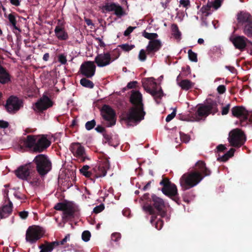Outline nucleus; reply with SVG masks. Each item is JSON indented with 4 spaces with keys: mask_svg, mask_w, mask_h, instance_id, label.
I'll list each match as a JSON object with an SVG mask.
<instances>
[{
    "mask_svg": "<svg viewBox=\"0 0 252 252\" xmlns=\"http://www.w3.org/2000/svg\"><path fill=\"white\" fill-rule=\"evenodd\" d=\"M211 170L202 160L198 161L194 169L184 174L180 179V185L183 190L189 189L198 185L205 176H210Z\"/></svg>",
    "mask_w": 252,
    "mask_h": 252,
    "instance_id": "obj_1",
    "label": "nucleus"
},
{
    "mask_svg": "<svg viewBox=\"0 0 252 252\" xmlns=\"http://www.w3.org/2000/svg\"><path fill=\"white\" fill-rule=\"evenodd\" d=\"M130 102L133 105L127 112L122 114V120L125 121L127 125L131 126V123L135 124L144 119L145 112L144 111V105L142 103V96L138 92H133L130 97Z\"/></svg>",
    "mask_w": 252,
    "mask_h": 252,
    "instance_id": "obj_2",
    "label": "nucleus"
},
{
    "mask_svg": "<svg viewBox=\"0 0 252 252\" xmlns=\"http://www.w3.org/2000/svg\"><path fill=\"white\" fill-rule=\"evenodd\" d=\"M51 142L47 138V135H29L24 141V146L32 149L34 153H41L45 151L50 145Z\"/></svg>",
    "mask_w": 252,
    "mask_h": 252,
    "instance_id": "obj_3",
    "label": "nucleus"
},
{
    "mask_svg": "<svg viewBox=\"0 0 252 252\" xmlns=\"http://www.w3.org/2000/svg\"><path fill=\"white\" fill-rule=\"evenodd\" d=\"M143 208L146 213L151 215L158 214L163 218L166 214V206L164 201L155 194L152 195L150 204H145Z\"/></svg>",
    "mask_w": 252,
    "mask_h": 252,
    "instance_id": "obj_4",
    "label": "nucleus"
},
{
    "mask_svg": "<svg viewBox=\"0 0 252 252\" xmlns=\"http://www.w3.org/2000/svg\"><path fill=\"white\" fill-rule=\"evenodd\" d=\"M36 170L41 178L44 177L52 169V163L47 156L39 154L33 160Z\"/></svg>",
    "mask_w": 252,
    "mask_h": 252,
    "instance_id": "obj_5",
    "label": "nucleus"
},
{
    "mask_svg": "<svg viewBox=\"0 0 252 252\" xmlns=\"http://www.w3.org/2000/svg\"><path fill=\"white\" fill-rule=\"evenodd\" d=\"M143 86L147 93L150 94L154 98L156 103H160V100L164 95V93L161 87L158 88L155 79L153 77L148 78L143 83Z\"/></svg>",
    "mask_w": 252,
    "mask_h": 252,
    "instance_id": "obj_6",
    "label": "nucleus"
},
{
    "mask_svg": "<svg viewBox=\"0 0 252 252\" xmlns=\"http://www.w3.org/2000/svg\"><path fill=\"white\" fill-rule=\"evenodd\" d=\"M238 28L243 26L244 33L248 37H252V17L248 13L240 12L237 15Z\"/></svg>",
    "mask_w": 252,
    "mask_h": 252,
    "instance_id": "obj_7",
    "label": "nucleus"
},
{
    "mask_svg": "<svg viewBox=\"0 0 252 252\" xmlns=\"http://www.w3.org/2000/svg\"><path fill=\"white\" fill-rule=\"evenodd\" d=\"M100 115L103 119V124L106 127H112L116 123V114L115 110L109 105L104 104L100 109Z\"/></svg>",
    "mask_w": 252,
    "mask_h": 252,
    "instance_id": "obj_8",
    "label": "nucleus"
},
{
    "mask_svg": "<svg viewBox=\"0 0 252 252\" xmlns=\"http://www.w3.org/2000/svg\"><path fill=\"white\" fill-rule=\"evenodd\" d=\"M57 211H63V220L67 221L69 219L74 217L75 213L77 211V206L71 202H59L54 207Z\"/></svg>",
    "mask_w": 252,
    "mask_h": 252,
    "instance_id": "obj_9",
    "label": "nucleus"
},
{
    "mask_svg": "<svg viewBox=\"0 0 252 252\" xmlns=\"http://www.w3.org/2000/svg\"><path fill=\"white\" fill-rule=\"evenodd\" d=\"M160 185L163 187L161 189L162 193L178 203L179 198L177 186L167 178H163L160 182Z\"/></svg>",
    "mask_w": 252,
    "mask_h": 252,
    "instance_id": "obj_10",
    "label": "nucleus"
},
{
    "mask_svg": "<svg viewBox=\"0 0 252 252\" xmlns=\"http://www.w3.org/2000/svg\"><path fill=\"white\" fill-rule=\"evenodd\" d=\"M228 140L231 146L239 148L245 143L246 136L241 129L237 128L229 132Z\"/></svg>",
    "mask_w": 252,
    "mask_h": 252,
    "instance_id": "obj_11",
    "label": "nucleus"
},
{
    "mask_svg": "<svg viewBox=\"0 0 252 252\" xmlns=\"http://www.w3.org/2000/svg\"><path fill=\"white\" fill-rule=\"evenodd\" d=\"M218 104L215 101L208 102L207 104H202L198 107L195 113L198 120L206 118L211 114H215L218 112Z\"/></svg>",
    "mask_w": 252,
    "mask_h": 252,
    "instance_id": "obj_12",
    "label": "nucleus"
},
{
    "mask_svg": "<svg viewBox=\"0 0 252 252\" xmlns=\"http://www.w3.org/2000/svg\"><path fill=\"white\" fill-rule=\"evenodd\" d=\"M44 234L43 229L37 225L30 226L26 233V241L30 244H35Z\"/></svg>",
    "mask_w": 252,
    "mask_h": 252,
    "instance_id": "obj_13",
    "label": "nucleus"
},
{
    "mask_svg": "<svg viewBox=\"0 0 252 252\" xmlns=\"http://www.w3.org/2000/svg\"><path fill=\"white\" fill-rule=\"evenodd\" d=\"M23 107V101L15 95H10L6 100L4 107L10 114L17 113Z\"/></svg>",
    "mask_w": 252,
    "mask_h": 252,
    "instance_id": "obj_14",
    "label": "nucleus"
},
{
    "mask_svg": "<svg viewBox=\"0 0 252 252\" xmlns=\"http://www.w3.org/2000/svg\"><path fill=\"white\" fill-rule=\"evenodd\" d=\"M109 158L106 156L102 158L99 162L93 168L94 178H98L104 177L107 171L110 168V163L108 160Z\"/></svg>",
    "mask_w": 252,
    "mask_h": 252,
    "instance_id": "obj_15",
    "label": "nucleus"
},
{
    "mask_svg": "<svg viewBox=\"0 0 252 252\" xmlns=\"http://www.w3.org/2000/svg\"><path fill=\"white\" fill-rule=\"evenodd\" d=\"M69 150L80 162L90 159L86 153L85 148L79 143L71 144Z\"/></svg>",
    "mask_w": 252,
    "mask_h": 252,
    "instance_id": "obj_16",
    "label": "nucleus"
},
{
    "mask_svg": "<svg viewBox=\"0 0 252 252\" xmlns=\"http://www.w3.org/2000/svg\"><path fill=\"white\" fill-rule=\"evenodd\" d=\"M32 162L20 166L15 171V174L20 179L27 180L31 174L34 171Z\"/></svg>",
    "mask_w": 252,
    "mask_h": 252,
    "instance_id": "obj_17",
    "label": "nucleus"
},
{
    "mask_svg": "<svg viewBox=\"0 0 252 252\" xmlns=\"http://www.w3.org/2000/svg\"><path fill=\"white\" fill-rule=\"evenodd\" d=\"M96 66L92 61L84 62L80 67V73L88 78H91L95 72Z\"/></svg>",
    "mask_w": 252,
    "mask_h": 252,
    "instance_id": "obj_18",
    "label": "nucleus"
},
{
    "mask_svg": "<svg viewBox=\"0 0 252 252\" xmlns=\"http://www.w3.org/2000/svg\"><path fill=\"white\" fill-rule=\"evenodd\" d=\"M230 41L232 43L235 48L241 51H243L247 47V44L250 40L244 36L237 35L231 36L229 38Z\"/></svg>",
    "mask_w": 252,
    "mask_h": 252,
    "instance_id": "obj_19",
    "label": "nucleus"
},
{
    "mask_svg": "<svg viewBox=\"0 0 252 252\" xmlns=\"http://www.w3.org/2000/svg\"><path fill=\"white\" fill-rule=\"evenodd\" d=\"M53 102L46 95L44 94L35 103V107L41 112L53 106Z\"/></svg>",
    "mask_w": 252,
    "mask_h": 252,
    "instance_id": "obj_20",
    "label": "nucleus"
},
{
    "mask_svg": "<svg viewBox=\"0 0 252 252\" xmlns=\"http://www.w3.org/2000/svg\"><path fill=\"white\" fill-rule=\"evenodd\" d=\"M94 62L98 67H103L109 65L112 60L109 52L98 54L95 58Z\"/></svg>",
    "mask_w": 252,
    "mask_h": 252,
    "instance_id": "obj_21",
    "label": "nucleus"
},
{
    "mask_svg": "<svg viewBox=\"0 0 252 252\" xmlns=\"http://www.w3.org/2000/svg\"><path fill=\"white\" fill-rule=\"evenodd\" d=\"M161 47L162 43L158 39L149 41L148 45L146 46L147 54L152 57L156 52L160 49Z\"/></svg>",
    "mask_w": 252,
    "mask_h": 252,
    "instance_id": "obj_22",
    "label": "nucleus"
},
{
    "mask_svg": "<svg viewBox=\"0 0 252 252\" xmlns=\"http://www.w3.org/2000/svg\"><path fill=\"white\" fill-rule=\"evenodd\" d=\"M59 246L57 242H48L45 241L44 243L41 244L38 246V248L40 250L39 252H51L55 248Z\"/></svg>",
    "mask_w": 252,
    "mask_h": 252,
    "instance_id": "obj_23",
    "label": "nucleus"
},
{
    "mask_svg": "<svg viewBox=\"0 0 252 252\" xmlns=\"http://www.w3.org/2000/svg\"><path fill=\"white\" fill-rule=\"evenodd\" d=\"M13 204L11 201L9 200L8 204L3 205L0 209V220L9 216L12 212Z\"/></svg>",
    "mask_w": 252,
    "mask_h": 252,
    "instance_id": "obj_24",
    "label": "nucleus"
},
{
    "mask_svg": "<svg viewBox=\"0 0 252 252\" xmlns=\"http://www.w3.org/2000/svg\"><path fill=\"white\" fill-rule=\"evenodd\" d=\"M11 81V76L5 68L0 65V83L6 84Z\"/></svg>",
    "mask_w": 252,
    "mask_h": 252,
    "instance_id": "obj_25",
    "label": "nucleus"
},
{
    "mask_svg": "<svg viewBox=\"0 0 252 252\" xmlns=\"http://www.w3.org/2000/svg\"><path fill=\"white\" fill-rule=\"evenodd\" d=\"M231 111L233 116L239 118L248 114V111L243 106H235L232 108Z\"/></svg>",
    "mask_w": 252,
    "mask_h": 252,
    "instance_id": "obj_26",
    "label": "nucleus"
},
{
    "mask_svg": "<svg viewBox=\"0 0 252 252\" xmlns=\"http://www.w3.org/2000/svg\"><path fill=\"white\" fill-rule=\"evenodd\" d=\"M54 32L56 36L60 40H66L68 38V34L65 32L63 27L57 26L56 27Z\"/></svg>",
    "mask_w": 252,
    "mask_h": 252,
    "instance_id": "obj_27",
    "label": "nucleus"
},
{
    "mask_svg": "<svg viewBox=\"0 0 252 252\" xmlns=\"http://www.w3.org/2000/svg\"><path fill=\"white\" fill-rule=\"evenodd\" d=\"M90 166L86 165H84L80 169V173L87 178H90L94 182L95 178H94V174H93V169L91 170H89Z\"/></svg>",
    "mask_w": 252,
    "mask_h": 252,
    "instance_id": "obj_28",
    "label": "nucleus"
},
{
    "mask_svg": "<svg viewBox=\"0 0 252 252\" xmlns=\"http://www.w3.org/2000/svg\"><path fill=\"white\" fill-rule=\"evenodd\" d=\"M178 85L182 89L187 91L192 88L193 87L194 83L189 80L184 79L179 82Z\"/></svg>",
    "mask_w": 252,
    "mask_h": 252,
    "instance_id": "obj_29",
    "label": "nucleus"
},
{
    "mask_svg": "<svg viewBox=\"0 0 252 252\" xmlns=\"http://www.w3.org/2000/svg\"><path fill=\"white\" fill-rule=\"evenodd\" d=\"M156 215H152L151 219L150 220L151 223L153 225H154L155 228H157L158 230H160L163 226V221L160 219H158L157 220H156Z\"/></svg>",
    "mask_w": 252,
    "mask_h": 252,
    "instance_id": "obj_30",
    "label": "nucleus"
},
{
    "mask_svg": "<svg viewBox=\"0 0 252 252\" xmlns=\"http://www.w3.org/2000/svg\"><path fill=\"white\" fill-rule=\"evenodd\" d=\"M88 78H83L80 81V84L86 88L92 89L94 87V83L91 80L87 79Z\"/></svg>",
    "mask_w": 252,
    "mask_h": 252,
    "instance_id": "obj_31",
    "label": "nucleus"
},
{
    "mask_svg": "<svg viewBox=\"0 0 252 252\" xmlns=\"http://www.w3.org/2000/svg\"><path fill=\"white\" fill-rule=\"evenodd\" d=\"M8 19L10 23V26L12 28V30H18V28H19L18 26H16L17 21L16 19V17L13 13H10L8 16Z\"/></svg>",
    "mask_w": 252,
    "mask_h": 252,
    "instance_id": "obj_32",
    "label": "nucleus"
},
{
    "mask_svg": "<svg viewBox=\"0 0 252 252\" xmlns=\"http://www.w3.org/2000/svg\"><path fill=\"white\" fill-rule=\"evenodd\" d=\"M142 35L146 38L149 39L150 41L154 40H158L157 38L158 37V35L157 33H149L144 31Z\"/></svg>",
    "mask_w": 252,
    "mask_h": 252,
    "instance_id": "obj_33",
    "label": "nucleus"
},
{
    "mask_svg": "<svg viewBox=\"0 0 252 252\" xmlns=\"http://www.w3.org/2000/svg\"><path fill=\"white\" fill-rule=\"evenodd\" d=\"M117 4L115 3L112 2L111 3H106L103 6V9L107 12L110 11H114V10L116 8L117 6Z\"/></svg>",
    "mask_w": 252,
    "mask_h": 252,
    "instance_id": "obj_34",
    "label": "nucleus"
},
{
    "mask_svg": "<svg viewBox=\"0 0 252 252\" xmlns=\"http://www.w3.org/2000/svg\"><path fill=\"white\" fill-rule=\"evenodd\" d=\"M172 30L173 32V35L176 39H180L181 33L179 31L178 27L177 25L173 24L172 26Z\"/></svg>",
    "mask_w": 252,
    "mask_h": 252,
    "instance_id": "obj_35",
    "label": "nucleus"
},
{
    "mask_svg": "<svg viewBox=\"0 0 252 252\" xmlns=\"http://www.w3.org/2000/svg\"><path fill=\"white\" fill-rule=\"evenodd\" d=\"M188 56L189 60L191 62L196 63L198 61L197 55L193 52L191 49L188 51Z\"/></svg>",
    "mask_w": 252,
    "mask_h": 252,
    "instance_id": "obj_36",
    "label": "nucleus"
},
{
    "mask_svg": "<svg viewBox=\"0 0 252 252\" xmlns=\"http://www.w3.org/2000/svg\"><path fill=\"white\" fill-rule=\"evenodd\" d=\"M147 55L148 54L146 50H140L138 57L139 60L141 62H145L147 59Z\"/></svg>",
    "mask_w": 252,
    "mask_h": 252,
    "instance_id": "obj_37",
    "label": "nucleus"
},
{
    "mask_svg": "<svg viewBox=\"0 0 252 252\" xmlns=\"http://www.w3.org/2000/svg\"><path fill=\"white\" fill-rule=\"evenodd\" d=\"M115 14L118 17H120L125 14V11L122 7L119 4H117L115 9L114 10Z\"/></svg>",
    "mask_w": 252,
    "mask_h": 252,
    "instance_id": "obj_38",
    "label": "nucleus"
},
{
    "mask_svg": "<svg viewBox=\"0 0 252 252\" xmlns=\"http://www.w3.org/2000/svg\"><path fill=\"white\" fill-rule=\"evenodd\" d=\"M96 122L94 120L87 122L85 124V128L88 130L92 129L95 126Z\"/></svg>",
    "mask_w": 252,
    "mask_h": 252,
    "instance_id": "obj_39",
    "label": "nucleus"
},
{
    "mask_svg": "<svg viewBox=\"0 0 252 252\" xmlns=\"http://www.w3.org/2000/svg\"><path fill=\"white\" fill-rule=\"evenodd\" d=\"M121 48L126 52H128L135 47L134 45H129L128 44H124L120 45Z\"/></svg>",
    "mask_w": 252,
    "mask_h": 252,
    "instance_id": "obj_40",
    "label": "nucleus"
},
{
    "mask_svg": "<svg viewBox=\"0 0 252 252\" xmlns=\"http://www.w3.org/2000/svg\"><path fill=\"white\" fill-rule=\"evenodd\" d=\"M91 233L88 230L83 232L82 234V239L85 242H88L90 240L91 237Z\"/></svg>",
    "mask_w": 252,
    "mask_h": 252,
    "instance_id": "obj_41",
    "label": "nucleus"
},
{
    "mask_svg": "<svg viewBox=\"0 0 252 252\" xmlns=\"http://www.w3.org/2000/svg\"><path fill=\"white\" fill-rule=\"evenodd\" d=\"M240 124L241 126H246L248 124V114L240 118Z\"/></svg>",
    "mask_w": 252,
    "mask_h": 252,
    "instance_id": "obj_42",
    "label": "nucleus"
},
{
    "mask_svg": "<svg viewBox=\"0 0 252 252\" xmlns=\"http://www.w3.org/2000/svg\"><path fill=\"white\" fill-rule=\"evenodd\" d=\"M119 51L117 49H114L110 54L112 62L118 58L120 56Z\"/></svg>",
    "mask_w": 252,
    "mask_h": 252,
    "instance_id": "obj_43",
    "label": "nucleus"
},
{
    "mask_svg": "<svg viewBox=\"0 0 252 252\" xmlns=\"http://www.w3.org/2000/svg\"><path fill=\"white\" fill-rule=\"evenodd\" d=\"M212 5L210 2H208L206 6H203L202 8V11L203 13H206V15L208 16L209 14V11L210 10L211 8L212 7Z\"/></svg>",
    "mask_w": 252,
    "mask_h": 252,
    "instance_id": "obj_44",
    "label": "nucleus"
},
{
    "mask_svg": "<svg viewBox=\"0 0 252 252\" xmlns=\"http://www.w3.org/2000/svg\"><path fill=\"white\" fill-rule=\"evenodd\" d=\"M58 61L62 64H65L67 63V60H66V57L65 55H64L63 54H60L58 56Z\"/></svg>",
    "mask_w": 252,
    "mask_h": 252,
    "instance_id": "obj_45",
    "label": "nucleus"
},
{
    "mask_svg": "<svg viewBox=\"0 0 252 252\" xmlns=\"http://www.w3.org/2000/svg\"><path fill=\"white\" fill-rule=\"evenodd\" d=\"M180 137L182 141L186 143L189 142L190 140L189 135L183 133H180Z\"/></svg>",
    "mask_w": 252,
    "mask_h": 252,
    "instance_id": "obj_46",
    "label": "nucleus"
},
{
    "mask_svg": "<svg viewBox=\"0 0 252 252\" xmlns=\"http://www.w3.org/2000/svg\"><path fill=\"white\" fill-rule=\"evenodd\" d=\"M104 209V206L103 204H101L99 205L96 206L94 208L93 212L95 214H98L101 211H102Z\"/></svg>",
    "mask_w": 252,
    "mask_h": 252,
    "instance_id": "obj_47",
    "label": "nucleus"
},
{
    "mask_svg": "<svg viewBox=\"0 0 252 252\" xmlns=\"http://www.w3.org/2000/svg\"><path fill=\"white\" fill-rule=\"evenodd\" d=\"M12 31L15 33L17 40L21 41L22 39V36L21 35V30L20 28H18V30L13 29Z\"/></svg>",
    "mask_w": 252,
    "mask_h": 252,
    "instance_id": "obj_48",
    "label": "nucleus"
},
{
    "mask_svg": "<svg viewBox=\"0 0 252 252\" xmlns=\"http://www.w3.org/2000/svg\"><path fill=\"white\" fill-rule=\"evenodd\" d=\"M210 3L212 7L215 9H217L221 6V2L220 0H215L214 2H210Z\"/></svg>",
    "mask_w": 252,
    "mask_h": 252,
    "instance_id": "obj_49",
    "label": "nucleus"
},
{
    "mask_svg": "<svg viewBox=\"0 0 252 252\" xmlns=\"http://www.w3.org/2000/svg\"><path fill=\"white\" fill-rule=\"evenodd\" d=\"M136 27H128L126 30L124 32V35L125 36H128L133 31L136 29Z\"/></svg>",
    "mask_w": 252,
    "mask_h": 252,
    "instance_id": "obj_50",
    "label": "nucleus"
},
{
    "mask_svg": "<svg viewBox=\"0 0 252 252\" xmlns=\"http://www.w3.org/2000/svg\"><path fill=\"white\" fill-rule=\"evenodd\" d=\"M230 107V104H228L225 106L222 107V111H221V114L222 115H225L227 114L229 112Z\"/></svg>",
    "mask_w": 252,
    "mask_h": 252,
    "instance_id": "obj_51",
    "label": "nucleus"
},
{
    "mask_svg": "<svg viewBox=\"0 0 252 252\" xmlns=\"http://www.w3.org/2000/svg\"><path fill=\"white\" fill-rule=\"evenodd\" d=\"M121 238V234L120 233H114L111 235L112 240L117 242Z\"/></svg>",
    "mask_w": 252,
    "mask_h": 252,
    "instance_id": "obj_52",
    "label": "nucleus"
},
{
    "mask_svg": "<svg viewBox=\"0 0 252 252\" xmlns=\"http://www.w3.org/2000/svg\"><path fill=\"white\" fill-rule=\"evenodd\" d=\"M176 110H174L171 114L167 115L166 118V121L169 122L171 121L176 116Z\"/></svg>",
    "mask_w": 252,
    "mask_h": 252,
    "instance_id": "obj_53",
    "label": "nucleus"
},
{
    "mask_svg": "<svg viewBox=\"0 0 252 252\" xmlns=\"http://www.w3.org/2000/svg\"><path fill=\"white\" fill-rule=\"evenodd\" d=\"M230 157L225 153L221 157H219L217 158V160L218 161H221L223 162L226 161Z\"/></svg>",
    "mask_w": 252,
    "mask_h": 252,
    "instance_id": "obj_54",
    "label": "nucleus"
},
{
    "mask_svg": "<svg viewBox=\"0 0 252 252\" xmlns=\"http://www.w3.org/2000/svg\"><path fill=\"white\" fill-rule=\"evenodd\" d=\"M217 91L220 94H223L226 91L225 86L222 85L219 86L217 88Z\"/></svg>",
    "mask_w": 252,
    "mask_h": 252,
    "instance_id": "obj_55",
    "label": "nucleus"
},
{
    "mask_svg": "<svg viewBox=\"0 0 252 252\" xmlns=\"http://www.w3.org/2000/svg\"><path fill=\"white\" fill-rule=\"evenodd\" d=\"M29 213L28 211H23L19 213V215L22 219H26L28 217Z\"/></svg>",
    "mask_w": 252,
    "mask_h": 252,
    "instance_id": "obj_56",
    "label": "nucleus"
},
{
    "mask_svg": "<svg viewBox=\"0 0 252 252\" xmlns=\"http://www.w3.org/2000/svg\"><path fill=\"white\" fill-rule=\"evenodd\" d=\"M227 149L226 147L225 146V145L223 144H220L217 147V152H223L225 150Z\"/></svg>",
    "mask_w": 252,
    "mask_h": 252,
    "instance_id": "obj_57",
    "label": "nucleus"
},
{
    "mask_svg": "<svg viewBox=\"0 0 252 252\" xmlns=\"http://www.w3.org/2000/svg\"><path fill=\"white\" fill-rule=\"evenodd\" d=\"M180 4L184 7L187 8L188 6H190V1L189 0H180Z\"/></svg>",
    "mask_w": 252,
    "mask_h": 252,
    "instance_id": "obj_58",
    "label": "nucleus"
},
{
    "mask_svg": "<svg viewBox=\"0 0 252 252\" xmlns=\"http://www.w3.org/2000/svg\"><path fill=\"white\" fill-rule=\"evenodd\" d=\"M9 126V123L4 120H0V128H6Z\"/></svg>",
    "mask_w": 252,
    "mask_h": 252,
    "instance_id": "obj_59",
    "label": "nucleus"
},
{
    "mask_svg": "<svg viewBox=\"0 0 252 252\" xmlns=\"http://www.w3.org/2000/svg\"><path fill=\"white\" fill-rule=\"evenodd\" d=\"M95 130L99 133H102V134L106 131L105 128L100 125H98L95 128Z\"/></svg>",
    "mask_w": 252,
    "mask_h": 252,
    "instance_id": "obj_60",
    "label": "nucleus"
},
{
    "mask_svg": "<svg viewBox=\"0 0 252 252\" xmlns=\"http://www.w3.org/2000/svg\"><path fill=\"white\" fill-rule=\"evenodd\" d=\"M137 84V81H131V82H129L127 84L126 87L128 89H133V88H135Z\"/></svg>",
    "mask_w": 252,
    "mask_h": 252,
    "instance_id": "obj_61",
    "label": "nucleus"
},
{
    "mask_svg": "<svg viewBox=\"0 0 252 252\" xmlns=\"http://www.w3.org/2000/svg\"><path fill=\"white\" fill-rule=\"evenodd\" d=\"M69 239V234H67L65 236V237L61 241H55V242H57L59 244V246L60 245H64L65 243H66L67 241V239Z\"/></svg>",
    "mask_w": 252,
    "mask_h": 252,
    "instance_id": "obj_62",
    "label": "nucleus"
},
{
    "mask_svg": "<svg viewBox=\"0 0 252 252\" xmlns=\"http://www.w3.org/2000/svg\"><path fill=\"white\" fill-rule=\"evenodd\" d=\"M103 136L108 142H109L112 139L111 135L107 133L106 131L103 133Z\"/></svg>",
    "mask_w": 252,
    "mask_h": 252,
    "instance_id": "obj_63",
    "label": "nucleus"
},
{
    "mask_svg": "<svg viewBox=\"0 0 252 252\" xmlns=\"http://www.w3.org/2000/svg\"><path fill=\"white\" fill-rule=\"evenodd\" d=\"M10 2L13 5L18 6L20 5L21 0H10Z\"/></svg>",
    "mask_w": 252,
    "mask_h": 252,
    "instance_id": "obj_64",
    "label": "nucleus"
}]
</instances>
